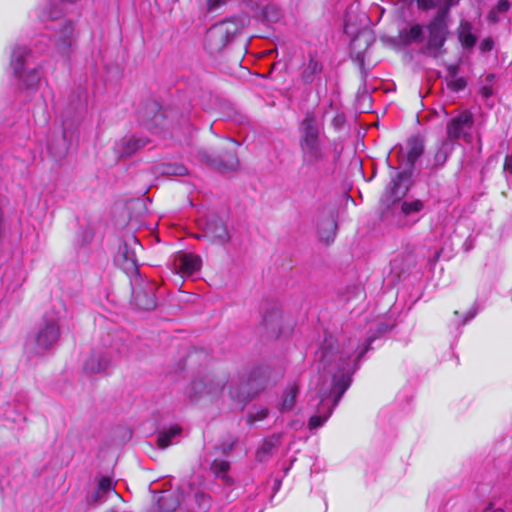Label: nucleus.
<instances>
[{"instance_id":"3","label":"nucleus","mask_w":512,"mask_h":512,"mask_svg":"<svg viewBox=\"0 0 512 512\" xmlns=\"http://www.w3.org/2000/svg\"><path fill=\"white\" fill-rule=\"evenodd\" d=\"M299 132L303 165L316 169L325 161L327 154L325 146L319 137V123L313 113H306L299 126Z\"/></svg>"},{"instance_id":"24","label":"nucleus","mask_w":512,"mask_h":512,"mask_svg":"<svg viewBox=\"0 0 512 512\" xmlns=\"http://www.w3.org/2000/svg\"><path fill=\"white\" fill-rule=\"evenodd\" d=\"M148 140L143 137L131 136L121 141L119 153L122 157H129L136 153L140 148L144 147Z\"/></svg>"},{"instance_id":"39","label":"nucleus","mask_w":512,"mask_h":512,"mask_svg":"<svg viewBox=\"0 0 512 512\" xmlns=\"http://www.w3.org/2000/svg\"><path fill=\"white\" fill-rule=\"evenodd\" d=\"M277 439L270 438L263 442L262 446L257 451V458L262 460L263 455H268L273 452L276 447Z\"/></svg>"},{"instance_id":"42","label":"nucleus","mask_w":512,"mask_h":512,"mask_svg":"<svg viewBox=\"0 0 512 512\" xmlns=\"http://www.w3.org/2000/svg\"><path fill=\"white\" fill-rule=\"evenodd\" d=\"M493 46H494V42H493L492 38L488 37L481 41L479 48H480L481 52L486 53V52H490L493 49Z\"/></svg>"},{"instance_id":"51","label":"nucleus","mask_w":512,"mask_h":512,"mask_svg":"<svg viewBox=\"0 0 512 512\" xmlns=\"http://www.w3.org/2000/svg\"><path fill=\"white\" fill-rule=\"evenodd\" d=\"M448 219V216L444 215L443 220L446 221Z\"/></svg>"},{"instance_id":"36","label":"nucleus","mask_w":512,"mask_h":512,"mask_svg":"<svg viewBox=\"0 0 512 512\" xmlns=\"http://www.w3.org/2000/svg\"><path fill=\"white\" fill-rule=\"evenodd\" d=\"M187 172V168L181 164H164L161 168V173L167 176H184Z\"/></svg>"},{"instance_id":"27","label":"nucleus","mask_w":512,"mask_h":512,"mask_svg":"<svg viewBox=\"0 0 512 512\" xmlns=\"http://www.w3.org/2000/svg\"><path fill=\"white\" fill-rule=\"evenodd\" d=\"M400 40L404 45L420 43L424 39L423 28L420 24H414L400 31Z\"/></svg>"},{"instance_id":"43","label":"nucleus","mask_w":512,"mask_h":512,"mask_svg":"<svg viewBox=\"0 0 512 512\" xmlns=\"http://www.w3.org/2000/svg\"><path fill=\"white\" fill-rule=\"evenodd\" d=\"M228 0H207V6L209 11L216 10L223 4H225Z\"/></svg>"},{"instance_id":"30","label":"nucleus","mask_w":512,"mask_h":512,"mask_svg":"<svg viewBox=\"0 0 512 512\" xmlns=\"http://www.w3.org/2000/svg\"><path fill=\"white\" fill-rule=\"evenodd\" d=\"M182 429L179 426H171L169 429L160 431L157 435V445L165 449L173 443V440L180 436Z\"/></svg>"},{"instance_id":"40","label":"nucleus","mask_w":512,"mask_h":512,"mask_svg":"<svg viewBox=\"0 0 512 512\" xmlns=\"http://www.w3.org/2000/svg\"><path fill=\"white\" fill-rule=\"evenodd\" d=\"M494 80V75L489 74L486 76V82L487 84L483 85L480 89V94L484 99H488L493 95V87L492 82Z\"/></svg>"},{"instance_id":"4","label":"nucleus","mask_w":512,"mask_h":512,"mask_svg":"<svg viewBox=\"0 0 512 512\" xmlns=\"http://www.w3.org/2000/svg\"><path fill=\"white\" fill-rule=\"evenodd\" d=\"M66 309L62 302L49 312H46L42 321L38 324L32 341L34 344L33 352L37 355L53 349L60 340V326L65 318Z\"/></svg>"},{"instance_id":"13","label":"nucleus","mask_w":512,"mask_h":512,"mask_svg":"<svg viewBox=\"0 0 512 512\" xmlns=\"http://www.w3.org/2000/svg\"><path fill=\"white\" fill-rule=\"evenodd\" d=\"M137 246L141 247L138 239L132 236L119 246L118 252L115 256V262L117 265L127 273L137 270V257L135 251Z\"/></svg>"},{"instance_id":"34","label":"nucleus","mask_w":512,"mask_h":512,"mask_svg":"<svg viewBox=\"0 0 512 512\" xmlns=\"http://www.w3.org/2000/svg\"><path fill=\"white\" fill-rule=\"evenodd\" d=\"M238 163L237 157L235 155H231L226 162L212 160L210 165L221 172H226L236 169Z\"/></svg>"},{"instance_id":"6","label":"nucleus","mask_w":512,"mask_h":512,"mask_svg":"<svg viewBox=\"0 0 512 512\" xmlns=\"http://www.w3.org/2000/svg\"><path fill=\"white\" fill-rule=\"evenodd\" d=\"M120 356L118 342L104 343L103 347L95 348L85 360L83 370L86 374H108Z\"/></svg>"},{"instance_id":"32","label":"nucleus","mask_w":512,"mask_h":512,"mask_svg":"<svg viewBox=\"0 0 512 512\" xmlns=\"http://www.w3.org/2000/svg\"><path fill=\"white\" fill-rule=\"evenodd\" d=\"M229 468L230 464L226 460H214L211 465V469L215 476L221 478L226 483H230V477L227 474Z\"/></svg>"},{"instance_id":"1","label":"nucleus","mask_w":512,"mask_h":512,"mask_svg":"<svg viewBox=\"0 0 512 512\" xmlns=\"http://www.w3.org/2000/svg\"><path fill=\"white\" fill-rule=\"evenodd\" d=\"M374 338L369 337L360 348L349 342L340 348L332 336L326 337L316 352L319 376L311 388V400L318 399L316 414L309 419L310 429L321 427L332 414L352 382L357 361L369 350Z\"/></svg>"},{"instance_id":"50","label":"nucleus","mask_w":512,"mask_h":512,"mask_svg":"<svg viewBox=\"0 0 512 512\" xmlns=\"http://www.w3.org/2000/svg\"><path fill=\"white\" fill-rule=\"evenodd\" d=\"M106 512H117L115 509H109Z\"/></svg>"},{"instance_id":"38","label":"nucleus","mask_w":512,"mask_h":512,"mask_svg":"<svg viewBox=\"0 0 512 512\" xmlns=\"http://www.w3.org/2000/svg\"><path fill=\"white\" fill-rule=\"evenodd\" d=\"M424 208V204L420 200L404 201L401 210L404 215L420 212Z\"/></svg>"},{"instance_id":"23","label":"nucleus","mask_w":512,"mask_h":512,"mask_svg":"<svg viewBox=\"0 0 512 512\" xmlns=\"http://www.w3.org/2000/svg\"><path fill=\"white\" fill-rule=\"evenodd\" d=\"M409 177L406 171L397 173L390 184L387 186V191L390 193L391 200L395 201L403 197L407 192V186L403 184Z\"/></svg>"},{"instance_id":"31","label":"nucleus","mask_w":512,"mask_h":512,"mask_svg":"<svg viewBox=\"0 0 512 512\" xmlns=\"http://www.w3.org/2000/svg\"><path fill=\"white\" fill-rule=\"evenodd\" d=\"M262 15L267 24H273L282 18V11L277 5L268 4L263 8Z\"/></svg>"},{"instance_id":"8","label":"nucleus","mask_w":512,"mask_h":512,"mask_svg":"<svg viewBox=\"0 0 512 512\" xmlns=\"http://www.w3.org/2000/svg\"><path fill=\"white\" fill-rule=\"evenodd\" d=\"M30 52L24 46H16L11 55V67L23 88H34L40 81L38 68L24 69Z\"/></svg>"},{"instance_id":"16","label":"nucleus","mask_w":512,"mask_h":512,"mask_svg":"<svg viewBox=\"0 0 512 512\" xmlns=\"http://www.w3.org/2000/svg\"><path fill=\"white\" fill-rule=\"evenodd\" d=\"M457 36L460 44L464 49L470 50L477 43V35L474 33L473 24L465 19H462L457 28Z\"/></svg>"},{"instance_id":"15","label":"nucleus","mask_w":512,"mask_h":512,"mask_svg":"<svg viewBox=\"0 0 512 512\" xmlns=\"http://www.w3.org/2000/svg\"><path fill=\"white\" fill-rule=\"evenodd\" d=\"M173 265L175 270L182 276H191L199 271L201 258L191 253H179L175 256Z\"/></svg>"},{"instance_id":"11","label":"nucleus","mask_w":512,"mask_h":512,"mask_svg":"<svg viewBox=\"0 0 512 512\" xmlns=\"http://www.w3.org/2000/svg\"><path fill=\"white\" fill-rule=\"evenodd\" d=\"M226 384L225 376L205 375L191 383L188 393L194 400L204 395L216 396L225 388Z\"/></svg>"},{"instance_id":"14","label":"nucleus","mask_w":512,"mask_h":512,"mask_svg":"<svg viewBox=\"0 0 512 512\" xmlns=\"http://www.w3.org/2000/svg\"><path fill=\"white\" fill-rule=\"evenodd\" d=\"M204 236L219 243L228 242L230 235L224 221L216 215L209 217L204 225Z\"/></svg>"},{"instance_id":"20","label":"nucleus","mask_w":512,"mask_h":512,"mask_svg":"<svg viewBox=\"0 0 512 512\" xmlns=\"http://www.w3.org/2000/svg\"><path fill=\"white\" fill-rule=\"evenodd\" d=\"M459 0H416L420 10L428 11L437 9L436 14H449L452 7L458 4Z\"/></svg>"},{"instance_id":"47","label":"nucleus","mask_w":512,"mask_h":512,"mask_svg":"<svg viewBox=\"0 0 512 512\" xmlns=\"http://www.w3.org/2000/svg\"><path fill=\"white\" fill-rule=\"evenodd\" d=\"M72 134L67 128H64L63 130V139L64 142L71 141Z\"/></svg>"},{"instance_id":"22","label":"nucleus","mask_w":512,"mask_h":512,"mask_svg":"<svg viewBox=\"0 0 512 512\" xmlns=\"http://www.w3.org/2000/svg\"><path fill=\"white\" fill-rule=\"evenodd\" d=\"M299 393V386L296 383L289 384L284 390L278 403V410L281 413L291 411L294 408Z\"/></svg>"},{"instance_id":"21","label":"nucleus","mask_w":512,"mask_h":512,"mask_svg":"<svg viewBox=\"0 0 512 512\" xmlns=\"http://www.w3.org/2000/svg\"><path fill=\"white\" fill-rule=\"evenodd\" d=\"M172 115V111L159 108L154 116L145 124L153 133H160L164 129L170 127L168 118Z\"/></svg>"},{"instance_id":"17","label":"nucleus","mask_w":512,"mask_h":512,"mask_svg":"<svg viewBox=\"0 0 512 512\" xmlns=\"http://www.w3.org/2000/svg\"><path fill=\"white\" fill-rule=\"evenodd\" d=\"M114 491V485L109 477H101L97 488L88 495L87 501L89 504H102L107 500L108 494Z\"/></svg>"},{"instance_id":"7","label":"nucleus","mask_w":512,"mask_h":512,"mask_svg":"<svg viewBox=\"0 0 512 512\" xmlns=\"http://www.w3.org/2000/svg\"><path fill=\"white\" fill-rule=\"evenodd\" d=\"M61 14L62 12L58 7H49L48 10L44 9L42 11L41 21L46 22L47 20H49L51 22V25H46V27L48 29L56 30L54 38L57 50L62 55H68L73 45L72 36L74 26L71 21H65L63 24L59 25L58 29V25L55 22L60 18Z\"/></svg>"},{"instance_id":"10","label":"nucleus","mask_w":512,"mask_h":512,"mask_svg":"<svg viewBox=\"0 0 512 512\" xmlns=\"http://www.w3.org/2000/svg\"><path fill=\"white\" fill-rule=\"evenodd\" d=\"M449 14H436L427 24V49L435 56L444 46L448 36L447 18Z\"/></svg>"},{"instance_id":"5","label":"nucleus","mask_w":512,"mask_h":512,"mask_svg":"<svg viewBox=\"0 0 512 512\" xmlns=\"http://www.w3.org/2000/svg\"><path fill=\"white\" fill-rule=\"evenodd\" d=\"M247 16H235L213 25L206 34V47L210 53L221 51L247 25Z\"/></svg>"},{"instance_id":"33","label":"nucleus","mask_w":512,"mask_h":512,"mask_svg":"<svg viewBox=\"0 0 512 512\" xmlns=\"http://www.w3.org/2000/svg\"><path fill=\"white\" fill-rule=\"evenodd\" d=\"M510 8L508 0H499L497 5L489 12L488 21L491 23H497L501 19V15L505 14Z\"/></svg>"},{"instance_id":"9","label":"nucleus","mask_w":512,"mask_h":512,"mask_svg":"<svg viewBox=\"0 0 512 512\" xmlns=\"http://www.w3.org/2000/svg\"><path fill=\"white\" fill-rule=\"evenodd\" d=\"M474 125V116L469 110H463L458 115L452 117L446 125L447 139L456 141L462 139L466 143L472 142L471 129Z\"/></svg>"},{"instance_id":"2","label":"nucleus","mask_w":512,"mask_h":512,"mask_svg":"<svg viewBox=\"0 0 512 512\" xmlns=\"http://www.w3.org/2000/svg\"><path fill=\"white\" fill-rule=\"evenodd\" d=\"M269 377L270 368L261 364L246 367L237 379H232L227 389L235 408L242 410L267 386Z\"/></svg>"},{"instance_id":"44","label":"nucleus","mask_w":512,"mask_h":512,"mask_svg":"<svg viewBox=\"0 0 512 512\" xmlns=\"http://www.w3.org/2000/svg\"><path fill=\"white\" fill-rule=\"evenodd\" d=\"M504 170L512 174V154L506 156L504 162Z\"/></svg>"},{"instance_id":"25","label":"nucleus","mask_w":512,"mask_h":512,"mask_svg":"<svg viewBox=\"0 0 512 512\" xmlns=\"http://www.w3.org/2000/svg\"><path fill=\"white\" fill-rule=\"evenodd\" d=\"M423 151V142L420 139L413 138L408 141L407 150L405 152L401 149V154L403 157H406L407 166L412 168L416 160L422 155Z\"/></svg>"},{"instance_id":"46","label":"nucleus","mask_w":512,"mask_h":512,"mask_svg":"<svg viewBox=\"0 0 512 512\" xmlns=\"http://www.w3.org/2000/svg\"><path fill=\"white\" fill-rule=\"evenodd\" d=\"M475 315H476V311H469L463 320V324H466L469 320L473 319L475 317Z\"/></svg>"},{"instance_id":"35","label":"nucleus","mask_w":512,"mask_h":512,"mask_svg":"<svg viewBox=\"0 0 512 512\" xmlns=\"http://www.w3.org/2000/svg\"><path fill=\"white\" fill-rule=\"evenodd\" d=\"M448 71H449V74L453 77V79H451L448 82V87L456 92L463 90L466 87L467 83H466V80L462 77L455 78V76L457 74V67L450 66L448 68Z\"/></svg>"},{"instance_id":"45","label":"nucleus","mask_w":512,"mask_h":512,"mask_svg":"<svg viewBox=\"0 0 512 512\" xmlns=\"http://www.w3.org/2000/svg\"><path fill=\"white\" fill-rule=\"evenodd\" d=\"M344 117L343 115H337L334 117L332 123L334 125L335 128L339 129L342 127L343 123H344Z\"/></svg>"},{"instance_id":"18","label":"nucleus","mask_w":512,"mask_h":512,"mask_svg":"<svg viewBox=\"0 0 512 512\" xmlns=\"http://www.w3.org/2000/svg\"><path fill=\"white\" fill-rule=\"evenodd\" d=\"M318 234L321 241L330 243L336 236L337 223L332 211L328 212L327 217L322 221H317Z\"/></svg>"},{"instance_id":"26","label":"nucleus","mask_w":512,"mask_h":512,"mask_svg":"<svg viewBox=\"0 0 512 512\" xmlns=\"http://www.w3.org/2000/svg\"><path fill=\"white\" fill-rule=\"evenodd\" d=\"M453 148V144L448 140H444L441 142L440 146L435 151L433 157L428 160L431 168H438L445 164L448 156L451 154Z\"/></svg>"},{"instance_id":"48","label":"nucleus","mask_w":512,"mask_h":512,"mask_svg":"<svg viewBox=\"0 0 512 512\" xmlns=\"http://www.w3.org/2000/svg\"><path fill=\"white\" fill-rule=\"evenodd\" d=\"M66 150H67V146H65L64 149L61 152L55 153V155L60 156V155L64 154L66 152Z\"/></svg>"},{"instance_id":"37","label":"nucleus","mask_w":512,"mask_h":512,"mask_svg":"<svg viewBox=\"0 0 512 512\" xmlns=\"http://www.w3.org/2000/svg\"><path fill=\"white\" fill-rule=\"evenodd\" d=\"M269 410L266 407H253L247 416L248 424L262 421L268 416Z\"/></svg>"},{"instance_id":"41","label":"nucleus","mask_w":512,"mask_h":512,"mask_svg":"<svg viewBox=\"0 0 512 512\" xmlns=\"http://www.w3.org/2000/svg\"><path fill=\"white\" fill-rule=\"evenodd\" d=\"M195 500L201 508L207 509L209 507V497L206 494L197 492L195 494Z\"/></svg>"},{"instance_id":"29","label":"nucleus","mask_w":512,"mask_h":512,"mask_svg":"<svg viewBox=\"0 0 512 512\" xmlns=\"http://www.w3.org/2000/svg\"><path fill=\"white\" fill-rule=\"evenodd\" d=\"M282 320V313L277 308L273 307L271 310L266 311L263 315V324L266 327V329H271L273 332L276 331L277 328V335L283 334V330L278 327V324Z\"/></svg>"},{"instance_id":"19","label":"nucleus","mask_w":512,"mask_h":512,"mask_svg":"<svg viewBox=\"0 0 512 512\" xmlns=\"http://www.w3.org/2000/svg\"><path fill=\"white\" fill-rule=\"evenodd\" d=\"M157 506L161 512H173L181 503V495L177 491L161 492L156 499Z\"/></svg>"},{"instance_id":"12","label":"nucleus","mask_w":512,"mask_h":512,"mask_svg":"<svg viewBox=\"0 0 512 512\" xmlns=\"http://www.w3.org/2000/svg\"><path fill=\"white\" fill-rule=\"evenodd\" d=\"M324 64L316 52H310L300 66V81L305 86H319L322 83Z\"/></svg>"},{"instance_id":"28","label":"nucleus","mask_w":512,"mask_h":512,"mask_svg":"<svg viewBox=\"0 0 512 512\" xmlns=\"http://www.w3.org/2000/svg\"><path fill=\"white\" fill-rule=\"evenodd\" d=\"M136 305L143 310H152L156 307V297L152 291V287L149 291L141 290L135 293Z\"/></svg>"},{"instance_id":"49","label":"nucleus","mask_w":512,"mask_h":512,"mask_svg":"<svg viewBox=\"0 0 512 512\" xmlns=\"http://www.w3.org/2000/svg\"><path fill=\"white\" fill-rule=\"evenodd\" d=\"M48 149L53 153V147L49 144Z\"/></svg>"}]
</instances>
